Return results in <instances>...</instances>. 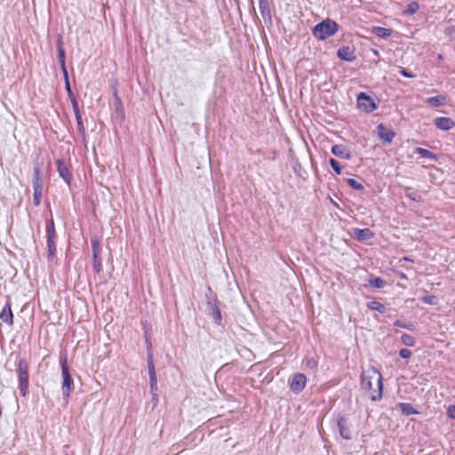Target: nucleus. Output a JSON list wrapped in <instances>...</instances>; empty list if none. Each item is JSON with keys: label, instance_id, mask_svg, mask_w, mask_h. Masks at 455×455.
<instances>
[{"label": "nucleus", "instance_id": "1", "mask_svg": "<svg viewBox=\"0 0 455 455\" xmlns=\"http://www.w3.org/2000/svg\"><path fill=\"white\" fill-rule=\"evenodd\" d=\"M383 378L380 371L371 367L361 376L362 387L370 392L371 401H379L383 395Z\"/></svg>", "mask_w": 455, "mask_h": 455}, {"label": "nucleus", "instance_id": "2", "mask_svg": "<svg viewBox=\"0 0 455 455\" xmlns=\"http://www.w3.org/2000/svg\"><path fill=\"white\" fill-rule=\"evenodd\" d=\"M339 30V25L336 21L326 19L316 24L312 33L314 36L317 37L320 40H325L332 36H334Z\"/></svg>", "mask_w": 455, "mask_h": 455}, {"label": "nucleus", "instance_id": "3", "mask_svg": "<svg viewBox=\"0 0 455 455\" xmlns=\"http://www.w3.org/2000/svg\"><path fill=\"white\" fill-rule=\"evenodd\" d=\"M18 388L20 395L25 397L28 388V363L26 359L20 358L16 363Z\"/></svg>", "mask_w": 455, "mask_h": 455}, {"label": "nucleus", "instance_id": "4", "mask_svg": "<svg viewBox=\"0 0 455 455\" xmlns=\"http://www.w3.org/2000/svg\"><path fill=\"white\" fill-rule=\"evenodd\" d=\"M46 243L48 249V259L52 260L57 252L56 231L54 220L52 218L46 220L45 222Z\"/></svg>", "mask_w": 455, "mask_h": 455}, {"label": "nucleus", "instance_id": "5", "mask_svg": "<svg viewBox=\"0 0 455 455\" xmlns=\"http://www.w3.org/2000/svg\"><path fill=\"white\" fill-rule=\"evenodd\" d=\"M60 367H61V374H62V378H63L62 386H61L62 395L65 400H68L70 395L73 379L69 373V368H68L66 358H63L60 360Z\"/></svg>", "mask_w": 455, "mask_h": 455}, {"label": "nucleus", "instance_id": "6", "mask_svg": "<svg viewBox=\"0 0 455 455\" xmlns=\"http://www.w3.org/2000/svg\"><path fill=\"white\" fill-rule=\"evenodd\" d=\"M357 106L365 113H371L378 108L376 101L365 92H360L357 96Z\"/></svg>", "mask_w": 455, "mask_h": 455}, {"label": "nucleus", "instance_id": "7", "mask_svg": "<svg viewBox=\"0 0 455 455\" xmlns=\"http://www.w3.org/2000/svg\"><path fill=\"white\" fill-rule=\"evenodd\" d=\"M91 244L92 250L93 269L96 274H100L102 271L101 259L100 257L101 252L100 243L98 238H92Z\"/></svg>", "mask_w": 455, "mask_h": 455}, {"label": "nucleus", "instance_id": "8", "mask_svg": "<svg viewBox=\"0 0 455 455\" xmlns=\"http://www.w3.org/2000/svg\"><path fill=\"white\" fill-rule=\"evenodd\" d=\"M206 304L209 315L212 316L213 322L218 325L221 324L222 316L218 306L217 298H208Z\"/></svg>", "mask_w": 455, "mask_h": 455}, {"label": "nucleus", "instance_id": "9", "mask_svg": "<svg viewBox=\"0 0 455 455\" xmlns=\"http://www.w3.org/2000/svg\"><path fill=\"white\" fill-rule=\"evenodd\" d=\"M306 384V376L303 373H296L290 381L289 387L292 393L299 394L305 388Z\"/></svg>", "mask_w": 455, "mask_h": 455}, {"label": "nucleus", "instance_id": "10", "mask_svg": "<svg viewBox=\"0 0 455 455\" xmlns=\"http://www.w3.org/2000/svg\"><path fill=\"white\" fill-rule=\"evenodd\" d=\"M33 190L43 191L44 180L42 175V166L36 164L33 169V179H32Z\"/></svg>", "mask_w": 455, "mask_h": 455}, {"label": "nucleus", "instance_id": "11", "mask_svg": "<svg viewBox=\"0 0 455 455\" xmlns=\"http://www.w3.org/2000/svg\"><path fill=\"white\" fill-rule=\"evenodd\" d=\"M57 171L60 177L65 181L68 186L71 184L72 174L69 172L68 166L66 165L63 159H58L56 161Z\"/></svg>", "mask_w": 455, "mask_h": 455}, {"label": "nucleus", "instance_id": "12", "mask_svg": "<svg viewBox=\"0 0 455 455\" xmlns=\"http://www.w3.org/2000/svg\"><path fill=\"white\" fill-rule=\"evenodd\" d=\"M337 56L341 60L347 62H353L356 59L354 49L350 48L349 46H342L339 48L337 51Z\"/></svg>", "mask_w": 455, "mask_h": 455}, {"label": "nucleus", "instance_id": "13", "mask_svg": "<svg viewBox=\"0 0 455 455\" xmlns=\"http://www.w3.org/2000/svg\"><path fill=\"white\" fill-rule=\"evenodd\" d=\"M331 153L341 159L349 160L352 157L349 148L343 144H336L331 147Z\"/></svg>", "mask_w": 455, "mask_h": 455}, {"label": "nucleus", "instance_id": "14", "mask_svg": "<svg viewBox=\"0 0 455 455\" xmlns=\"http://www.w3.org/2000/svg\"><path fill=\"white\" fill-rule=\"evenodd\" d=\"M378 135L383 143L387 145L391 144L395 136L393 131L387 129L382 124L378 125Z\"/></svg>", "mask_w": 455, "mask_h": 455}, {"label": "nucleus", "instance_id": "15", "mask_svg": "<svg viewBox=\"0 0 455 455\" xmlns=\"http://www.w3.org/2000/svg\"><path fill=\"white\" fill-rule=\"evenodd\" d=\"M435 125L442 131H450L455 127V122L450 117L440 116L434 120Z\"/></svg>", "mask_w": 455, "mask_h": 455}, {"label": "nucleus", "instance_id": "16", "mask_svg": "<svg viewBox=\"0 0 455 455\" xmlns=\"http://www.w3.org/2000/svg\"><path fill=\"white\" fill-rule=\"evenodd\" d=\"M337 426L339 428V435L344 440L348 441L352 439L351 431L347 427L346 419L343 416H339V418L337 419Z\"/></svg>", "mask_w": 455, "mask_h": 455}, {"label": "nucleus", "instance_id": "17", "mask_svg": "<svg viewBox=\"0 0 455 455\" xmlns=\"http://www.w3.org/2000/svg\"><path fill=\"white\" fill-rule=\"evenodd\" d=\"M0 319L7 323L12 325L13 323V314L11 308V302L7 301L0 312Z\"/></svg>", "mask_w": 455, "mask_h": 455}, {"label": "nucleus", "instance_id": "18", "mask_svg": "<svg viewBox=\"0 0 455 455\" xmlns=\"http://www.w3.org/2000/svg\"><path fill=\"white\" fill-rule=\"evenodd\" d=\"M355 238L358 241H366L373 237L374 234L370 228H355Z\"/></svg>", "mask_w": 455, "mask_h": 455}, {"label": "nucleus", "instance_id": "19", "mask_svg": "<svg viewBox=\"0 0 455 455\" xmlns=\"http://www.w3.org/2000/svg\"><path fill=\"white\" fill-rule=\"evenodd\" d=\"M259 9L262 18L271 20V9L268 0H259Z\"/></svg>", "mask_w": 455, "mask_h": 455}, {"label": "nucleus", "instance_id": "20", "mask_svg": "<svg viewBox=\"0 0 455 455\" xmlns=\"http://www.w3.org/2000/svg\"><path fill=\"white\" fill-rule=\"evenodd\" d=\"M398 407L404 416L419 414V411L409 403H399Z\"/></svg>", "mask_w": 455, "mask_h": 455}, {"label": "nucleus", "instance_id": "21", "mask_svg": "<svg viewBox=\"0 0 455 455\" xmlns=\"http://www.w3.org/2000/svg\"><path fill=\"white\" fill-rule=\"evenodd\" d=\"M426 102L435 108L441 107L446 104V97L443 95L429 97Z\"/></svg>", "mask_w": 455, "mask_h": 455}, {"label": "nucleus", "instance_id": "22", "mask_svg": "<svg viewBox=\"0 0 455 455\" xmlns=\"http://www.w3.org/2000/svg\"><path fill=\"white\" fill-rule=\"evenodd\" d=\"M372 33L376 36L385 39V38L389 37L392 35L393 30L391 28H383V27H373Z\"/></svg>", "mask_w": 455, "mask_h": 455}, {"label": "nucleus", "instance_id": "23", "mask_svg": "<svg viewBox=\"0 0 455 455\" xmlns=\"http://www.w3.org/2000/svg\"><path fill=\"white\" fill-rule=\"evenodd\" d=\"M57 52H58V59H59L61 71L63 73V76H67L68 70H67L66 62H65V59H66L65 50L63 47H59V49H57Z\"/></svg>", "mask_w": 455, "mask_h": 455}, {"label": "nucleus", "instance_id": "24", "mask_svg": "<svg viewBox=\"0 0 455 455\" xmlns=\"http://www.w3.org/2000/svg\"><path fill=\"white\" fill-rule=\"evenodd\" d=\"M414 153L420 155L424 158H428L434 161H436L438 159L437 155L423 148H415Z\"/></svg>", "mask_w": 455, "mask_h": 455}, {"label": "nucleus", "instance_id": "25", "mask_svg": "<svg viewBox=\"0 0 455 455\" xmlns=\"http://www.w3.org/2000/svg\"><path fill=\"white\" fill-rule=\"evenodd\" d=\"M404 193H405V196L411 201H414L417 203L423 202L422 196L418 192L412 191L411 188L409 187H406L404 188Z\"/></svg>", "mask_w": 455, "mask_h": 455}, {"label": "nucleus", "instance_id": "26", "mask_svg": "<svg viewBox=\"0 0 455 455\" xmlns=\"http://www.w3.org/2000/svg\"><path fill=\"white\" fill-rule=\"evenodd\" d=\"M223 421H224V419L222 416H218V417H215V418H212V419H210L207 422H206V427H220L221 429L223 428Z\"/></svg>", "mask_w": 455, "mask_h": 455}, {"label": "nucleus", "instance_id": "27", "mask_svg": "<svg viewBox=\"0 0 455 455\" xmlns=\"http://www.w3.org/2000/svg\"><path fill=\"white\" fill-rule=\"evenodd\" d=\"M367 307L370 309L378 311L381 314H384L386 312V307L382 303H380L377 300H372V301L368 302Z\"/></svg>", "mask_w": 455, "mask_h": 455}, {"label": "nucleus", "instance_id": "28", "mask_svg": "<svg viewBox=\"0 0 455 455\" xmlns=\"http://www.w3.org/2000/svg\"><path fill=\"white\" fill-rule=\"evenodd\" d=\"M419 9V5L416 1H411L407 5V8L403 11V15H412L416 13Z\"/></svg>", "mask_w": 455, "mask_h": 455}, {"label": "nucleus", "instance_id": "29", "mask_svg": "<svg viewBox=\"0 0 455 455\" xmlns=\"http://www.w3.org/2000/svg\"><path fill=\"white\" fill-rule=\"evenodd\" d=\"M147 363H148V376L156 375V369H155V363H154V358H153V352H149L147 356Z\"/></svg>", "mask_w": 455, "mask_h": 455}, {"label": "nucleus", "instance_id": "30", "mask_svg": "<svg viewBox=\"0 0 455 455\" xmlns=\"http://www.w3.org/2000/svg\"><path fill=\"white\" fill-rule=\"evenodd\" d=\"M150 393L153 398L157 396V378L156 375L149 376Z\"/></svg>", "mask_w": 455, "mask_h": 455}, {"label": "nucleus", "instance_id": "31", "mask_svg": "<svg viewBox=\"0 0 455 455\" xmlns=\"http://www.w3.org/2000/svg\"><path fill=\"white\" fill-rule=\"evenodd\" d=\"M401 341L403 345H405L407 347H414L416 344V340H415L414 337H412L411 335L407 334V333H403L401 336Z\"/></svg>", "mask_w": 455, "mask_h": 455}, {"label": "nucleus", "instance_id": "32", "mask_svg": "<svg viewBox=\"0 0 455 455\" xmlns=\"http://www.w3.org/2000/svg\"><path fill=\"white\" fill-rule=\"evenodd\" d=\"M419 299L427 305L435 306L438 304V299L435 295H424Z\"/></svg>", "mask_w": 455, "mask_h": 455}, {"label": "nucleus", "instance_id": "33", "mask_svg": "<svg viewBox=\"0 0 455 455\" xmlns=\"http://www.w3.org/2000/svg\"><path fill=\"white\" fill-rule=\"evenodd\" d=\"M369 283L371 286L374 288H383L386 285V282L380 277H372L369 280Z\"/></svg>", "mask_w": 455, "mask_h": 455}, {"label": "nucleus", "instance_id": "34", "mask_svg": "<svg viewBox=\"0 0 455 455\" xmlns=\"http://www.w3.org/2000/svg\"><path fill=\"white\" fill-rule=\"evenodd\" d=\"M75 117H76V124H77L78 132L81 136H83L84 138L86 135V132H85V127L83 123L82 116L78 115V116H75Z\"/></svg>", "mask_w": 455, "mask_h": 455}, {"label": "nucleus", "instance_id": "35", "mask_svg": "<svg viewBox=\"0 0 455 455\" xmlns=\"http://www.w3.org/2000/svg\"><path fill=\"white\" fill-rule=\"evenodd\" d=\"M347 183L354 189L362 191L364 189V186L362 182H359L358 180L349 178L347 180Z\"/></svg>", "mask_w": 455, "mask_h": 455}, {"label": "nucleus", "instance_id": "36", "mask_svg": "<svg viewBox=\"0 0 455 455\" xmlns=\"http://www.w3.org/2000/svg\"><path fill=\"white\" fill-rule=\"evenodd\" d=\"M64 80H65V89L67 91V93H68V97L69 100L71 99H76V96L71 89V86H70V83H69V80H68V74L67 73V76H64Z\"/></svg>", "mask_w": 455, "mask_h": 455}, {"label": "nucleus", "instance_id": "37", "mask_svg": "<svg viewBox=\"0 0 455 455\" xmlns=\"http://www.w3.org/2000/svg\"><path fill=\"white\" fill-rule=\"evenodd\" d=\"M329 163L336 174H338V175L341 174L342 168H341L339 163L336 159L330 158Z\"/></svg>", "mask_w": 455, "mask_h": 455}, {"label": "nucleus", "instance_id": "38", "mask_svg": "<svg viewBox=\"0 0 455 455\" xmlns=\"http://www.w3.org/2000/svg\"><path fill=\"white\" fill-rule=\"evenodd\" d=\"M43 191L33 190V204L35 206H39L42 202Z\"/></svg>", "mask_w": 455, "mask_h": 455}, {"label": "nucleus", "instance_id": "39", "mask_svg": "<svg viewBox=\"0 0 455 455\" xmlns=\"http://www.w3.org/2000/svg\"><path fill=\"white\" fill-rule=\"evenodd\" d=\"M394 325L395 327H399V328H403V329H407V330H411L412 329V324L411 323H406L401 320H396L395 323H394Z\"/></svg>", "mask_w": 455, "mask_h": 455}, {"label": "nucleus", "instance_id": "40", "mask_svg": "<svg viewBox=\"0 0 455 455\" xmlns=\"http://www.w3.org/2000/svg\"><path fill=\"white\" fill-rule=\"evenodd\" d=\"M399 74L407 78H413L416 76L415 74L402 67L399 68Z\"/></svg>", "mask_w": 455, "mask_h": 455}, {"label": "nucleus", "instance_id": "41", "mask_svg": "<svg viewBox=\"0 0 455 455\" xmlns=\"http://www.w3.org/2000/svg\"><path fill=\"white\" fill-rule=\"evenodd\" d=\"M69 100H70V103L72 105V108H73L75 116L81 115L80 109H79V106H78V102L76 100V99H71Z\"/></svg>", "mask_w": 455, "mask_h": 455}, {"label": "nucleus", "instance_id": "42", "mask_svg": "<svg viewBox=\"0 0 455 455\" xmlns=\"http://www.w3.org/2000/svg\"><path fill=\"white\" fill-rule=\"evenodd\" d=\"M306 366L311 370L317 367V361L314 357L307 358L306 360Z\"/></svg>", "mask_w": 455, "mask_h": 455}, {"label": "nucleus", "instance_id": "43", "mask_svg": "<svg viewBox=\"0 0 455 455\" xmlns=\"http://www.w3.org/2000/svg\"><path fill=\"white\" fill-rule=\"evenodd\" d=\"M399 355L403 359H409L411 356V351L407 348H403L399 351Z\"/></svg>", "mask_w": 455, "mask_h": 455}, {"label": "nucleus", "instance_id": "44", "mask_svg": "<svg viewBox=\"0 0 455 455\" xmlns=\"http://www.w3.org/2000/svg\"><path fill=\"white\" fill-rule=\"evenodd\" d=\"M447 417L451 419H455V405H450L448 408H447Z\"/></svg>", "mask_w": 455, "mask_h": 455}, {"label": "nucleus", "instance_id": "45", "mask_svg": "<svg viewBox=\"0 0 455 455\" xmlns=\"http://www.w3.org/2000/svg\"><path fill=\"white\" fill-rule=\"evenodd\" d=\"M444 34L448 36H455V27L454 26H450V27H447L444 30Z\"/></svg>", "mask_w": 455, "mask_h": 455}, {"label": "nucleus", "instance_id": "46", "mask_svg": "<svg viewBox=\"0 0 455 455\" xmlns=\"http://www.w3.org/2000/svg\"><path fill=\"white\" fill-rule=\"evenodd\" d=\"M56 46H57V49H59V47H63V38H62L61 35H58V37L56 40Z\"/></svg>", "mask_w": 455, "mask_h": 455}, {"label": "nucleus", "instance_id": "47", "mask_svg": "<svg viewBox=\"0 0 455 455\" xmlns=\"http://www.w3.org/2000/svg\"><path fill=\"white\" fill-rule=\"evenodd\" d=\"M149 352H152V344L149 339H147V355Z\"/></svg>", "mask_w": 455, "mask_h": 455}, {"label": "nucleus", "instance_id": "48", "mask_svg": "<svg viewBox=\"0 0 455 455\" xmlns=\"http://www.w3.org/2000/svg\"><path fill=\"white\" fill-rule=\"evenodd\" d=\"M437 59H438L439 60H443V54H438V55H437Z\"/></svg>", "mask_w": 455, "mask_h": 455}, {"label": "nucleus", "instance_id": "49", "mask_svg": "<svg viewBox=\"0 0 455 455\" xmlns=\"http://www.w3.org/2000/svg\"><path fill=\"white\" fill-rule=\"evenodd\" d=\"M208 291H209L210 293H212V291L211 287H208Z\"/></svg>", "mask_w": 455, "mask_h": 455}]
</instances>
